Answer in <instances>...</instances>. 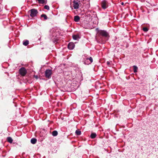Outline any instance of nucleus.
Instances as JSON below:
<instances>
[{
    "label": "nucleus",
    "mask_w": 158,
    "mask_h": 158,
    "mask_svg": "<svg viewBox=\"0 0 158 158\" xmlns=\"http://www.w3.org/2000/svg\"><path fill=\"white\" fill-rule=\"evenodd\" d=\"M98 33L100 35L104 37H107L108 35V33L105 30H100L98 31Z\"/></svg>",
    "instance_id": "f257e3e1"
},
{
    "label": "nucleus",
    "mask_w": 158,
    "mask_h": 158,
    "mask_svg": "<svg viewBox=\"0 0 158 158\" xmlns=\"http://www.w3.org/2000/svg\"><path fill=\"white\" fill-rule=\"evenodd\" d=\"M101 6L103 9H106L108 6V3L106 0H104L101 2Z\"/></svg>",
    "instance_id": "f03ea898"
},
{
    "label": "nucleus",
    "mask_w": 158,
    "mask_h": 158,
    "mask_svg": "<svg viewBox=\"0 0 158 158\" xmlns=\"http://www.w3.org/2000/svg\"><path fill=\"white\" fill-rule=\"evenodd\" d=\"M30 16L32 17H34L36 16L38 13L37 10L34 9H31L30 10Z\"/></svg>",
    "instance_id": "7ed1b4c3"
},
{
    "label": "nucleus",
    "mask_w": 158,
    "mask_h": 158,
    "mask_svg": "<svg viewBox=\"0 0 158 158\" xmlns=\"http://www.w3.org/2000/svg\"><path fill=\"white\" fill-rule=\"evenodd\" d=\"M45 75L46 77L49 78L52 74V71L50 69H47L45 71Z\"/></svg>",
    "instance_id": "20e7f679"
},
{
    "label": "nucleus",
    "mask_w": 158,
    "mask_h": 158,
    "mask_svg": "<svg viewBox=\"0 0 158 158\" xmlns=\"http://www.w3.org/2000/svg\"><path fill=\"white\" fill-rule=\"evenodd\" d=\"M19 73L22 76H24L27 73V71L24 68H22L19 70Z\"/></svg>",
    "instance_id": "39448f33"
},
{
    "label": "nucleus",
    "mask_w": 158,
    "mask_h": 158,
    "mask_svg": "<svg viewBox=\"0 0 158 158\" xmlns=\"http://www.w3.org/2000/svg\"><path fill=\"white\" fill-rule=\"evenodd\" d=\"M93 61L92 58L91 57H90L89 58H86V60H85L84 63L85 64H88L92 63Z\"/></svg>",
    "instance_id": "423d86ee"
},
{
    "label": "nucleus",
    "mask_w": 158,
    "mask_h": 158,
    "mask_svg": "<svg viewBox=\"0 0 158 158\" xmlns=\"http://www.w3.org/2000/svg\"><path fill=\"white\" fill-rule=\"evenodd\" d=\"M74 9H77L79 7V5L77 1H73V6Z\"/></svg>",
    "instance_id": "0eeeda50"
},
{
    "label": "nucleus",
    "mask_w": 158,
    "mask_h": 158,
    "mask_svg": "<svg viewBox=\"0 0 158 158\" xmlns=\"http://www.w3.org/2000/svg\"><path fill=\"white\" fill-rule=\"evenodd\" d=\"M74 44L73 43H70L69 44L68 47L69 49L72 50L73 49L74 47Z\"/></svg>",
    "instance_id": "6e6552de"
},
{
    "label": "nucleus",
    "mask_w": 158,
    "mask_h": 158,
    "mask_svg": "<svg viewBox=\"0 0 158 158\" xmlns=\"http://www.w3.org/2000/svg\"><path fill=\"white\" fill-rule=\"evenodd\" d=\"M73 39L75 40H77L80 39V37L78 34L74 35H73Z\"/></svg>",
    "instance_id": "1a4fd4ad"
},
{
    "label": "nucleus",
    "mask_w": 158,
    "mask_h": 158,
    "mask_svg": "<svg viewBox=\"0 0 158 158\" xmlns=\"http://www.w3.org/2000/svg\"><path fill=\"white\" fill-rule=\"evenodd\" d=\"M39 3L40 4H46L47 0H37Z\"/></svg>",
    "instance_id": "9d476101"
},
{
    "label": "nucleus",
    "mask_w": 158,
    "mask_h": 158,
    "mask_svg": "<svg viewBox=\"0 0 158 158\" xmlns=\"http://www.w3.org/2000/svg\"><path fill=\"white\" fill-rule=\"evenodd\" d=\"M80 19V17L78 15L75 16L74 17V20L76 22H78Z\"/></svg>",
    "instance_id": "9b49d317"
},
{
    "label": "nucleus",
    "mask_w": 158,
    "mask_h": 158,
    "mask_svg": "<svg viewBox=\"0 0 158 158\" xmlns=\"http://www.w3.org/2000/svg\"><path fill=\"white\" fill-rule=\"evenodd\" d=\"M37 142V139L34 138H33L31 139V143L33 144H35Z\"/></svg>",
    "instance_id": "f8f14e48"
},
{
    "label": "nucleus",
    "mask_w": 158,
    "mask_h": 158,
    "mask_svg": "<svg viewBox=\"0 0 158 158\" xmlns=\"http://www.w3.org/2000/svg\"><path fill=\"white\" fill-rule=\"evenodd\" d=\"M52 135L54 136H56L58 135V132L56 131H53L52 133Z\"/></svg>",
    "instance_id": "ddd939ff"
},
{
    "label": "nucleus",
    "mask_w": 158,
    "mask_h": 158,
    "mask_svg": "<svg viewBox=\"0 0 158 158\" xmlns=\"http://www.w3.org/2000/svg\"><path fill=\"white\" fill-rule=\"evenodd\" d=\"M96 134L95 133H93L91 134L90 137L92 139H94L96 137Z\"/></svg>",
    "instance_id": "4468645a"
},
{
    "label": "nucleus",
    "mask_w": 158,
    "mask_h": 158,
    "mask_svg": "<svg viewBox=\"0 0 158 158\" xmlns=\"http://www.w3.org/2000/svg\"><path fill=\"white\" fill-rule=\"evenodd\" d=\"M7 141L10 143H11L13 142V139L11 137H8L7 138Z\"/></svg>",
    "instance_id": "2eb2a0df"
},
{
    "label": "nucleus",
    "mask_w": 158,
    "mask_h": 158,
    "mask_svg": "<svg viewBox=\"0 0 158 158\" xmlns=\"http://www.w3.org/2000/svg\"><path fill=\"white\" fill-rule=\"evenodd\" d=\"M29 44V41L28 40H24L23 42V44L25 46H27Z\"/></svg>",
    "instance_id": "dca6fc26"
},
{
    "label": "nucleus",
    "mask_w": 158,
    "mask_h": 158,
    "mask_svg": "<svg viewBox=\"0 0 158 158\" xmlns=\"http://www.w3.org/2000/svg\"><path fill=\"white\" fill-rule=\"evenodd\" d=\"M75 133L77 135H79L81 134V132L79 130H77L76 131Z\"/></svg>",
    "instance_id": "f3484780"
},
{
    "label": "nucleus",
    "mask_w": 158,
    "mask_h": 158,
    "mask_svg": "<svg viewBox=\"0 0 158 158\" xmlns=\"http://www.w3.org/2000/svg\"><path fill=\"white\" fill-rule=\"evenodd\" d=\"M137 69L138 68L135 65L133 66V69L134 73H135L137 72Z\"/></svg>",
    "instance_id": "a211bd4d"
},
{
    "label": "nucleus",
    "mask_w": 158,
    "mask_h": 158,
    "mask_svg": "<svg viewBox=\"0 0 158 158\" xmlns=\"http://www.w3.org/2000/svg\"><path fill=\"white\" fill-rule=\"evenodd\" d=\"M41 17H44V20H46L47 19V17L45 14H42L41 15Z\"/></svg>",
    "instance_id": "6ab92c4d"
},
{
    "label": "nucleus",
    "mask_w": 158,
    "mask_h": 158,
    "mask_svg": "<svg viewBox=\"0 0 158 158\" xmlns=\"http://www.w3.org/2000/svg\"><path fill=\"white\" fill-rule=\"evenodd\" d=\"M143 31L147 32L148 31V29L147 27H144L143 28Z\"/></svg>",
    "instance_id": "aec40b11"
},
{
    "label": "nucleus",
    "mask_w": 158,
    "mask_h": 158,
    "mask_svg": "<svg viewBox=\"0 0 158 158\" xmlns=\"http://www.w3.org/2000/svg\"><path fill=\"white\" fill-rule=\"evenodd\" d=\"M44 7L45 9H47V10H48L49 9V7L48 5H45L44 6Z\"/></svg>",
    "instance_id": "412c9836"
},
{
    "label": "nucleus",
    "mask_w": 158,
    "mask_h": 158,
    "mask_svg": "<svg viewBox=\"0 0 158 158\" xmlns=\"http://www.w3.org/2000/svg\"><path fill=\"white\" fill-rule=\"evenodd\" d=\"M106 64L108 65H109L110 64V63L109 61H107L106 62Z\"/></svg>",
    "instance_id": "4be33fe9"
},
{
    "label": "nucleus",
    "mask_w": 158,
    "mask_h": 158,
    "mask_svg": "<svg viewBox=\"0 0 158 158\" xmlns=\"http://www.w3.org/2000/svg\"><path fill=\"white\" fill-rule=\"evenodd\" d=\"M2 10V8L0 6V12Z\"/></svg>",
    "instance_id": "5701e85b"
},
{
    "label": "nucleus",
    "mask_w": 158,
    "mask_h": 158,
    "mask_svg": "<svg viewBox=\"0 0 158 158\" xmlns=\"http://www.w3.org/2000/svg\"><path fill=\"white\" fill-rule=\"evenodd\" d=\"M34 77L36 79H37L38 78V76H35Z\"/></svg>",
    "instance_id": "b1692460"
},
{
    "label": "nucleus",
    "mask_w": 158,
    "mask_h": 158,
    "mask_svg": "<svg viewBox=\"0 0 158 158\" xmlns=\"http://www.w3.org/2000/svg\"><path fill=\"white\" fill-rule=\"evenodd\" d=\"M121 4L122 5H123L124 4V3L123 2H121Z\"/></svg>",
    "instance_id": "393cba45"
}]
</instances>
